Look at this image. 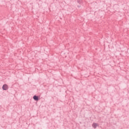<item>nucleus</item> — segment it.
I'll return each mask as SVG.
<instances>
[{"label": "nucleus", "mask_w": 129, "mask_h": 129, "mask_svg": "<svg viewBox=\"0 0 129 129\" xmlns=\"http://www.w3.org/2000/svg\"><path fill=\"white\" fill-rule=\"evenodd\" d=\"M2 88L3 90H8L9 89V86L7 84H5L3 85Z\"/></svg>", "instance_id": "1"}, {"label": "nucleus", "mask_w": 129, "mask_h": 129, "mask_svg": "<svg viewBox=\"0 0 129 129\" xmlns=\"http://www.w3.org/2000/svg\"><path fill=\"white\" fill-rule=\"evenodd\" d=\"M92 126H93V127H94V128H96V127L97 126V124L94 123L92 124Z\"/></svg>", "instance_id": "3"}, {"label": "nucleus", "mask_w": 129, "mask_h": 129, "mask_svg": "<svg viewBox=\"0 0 129 129\" xmlns=\"http://www.w3.org/2000/svg\"><path fill=\"white\" fill-rule=\"evenodd\" d=\"M33 99L34 100H39V98L37 96H34Z\"/></svg>", "instance_id": "2"}]
</instances>
